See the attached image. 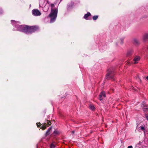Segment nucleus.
<instances>
[{
	"mask_svg": "<svg viewBox=\"0 0 148 148\" xmlns=\"http://www.w3.org/2000/svg\"><path fill=\"white\" fill-rule=\"evenodd\" d=\"M55 147V145L54 144L52 143L51 145L50 148H54Z\"/></svg>",
	"mask_w": 148,
	"mask_h": 148,
	"instance_id": "obj_17",
	"label": "nucleus"
},
{
	"mask_svg": "<svg viewBox=\"0 0 148 148\" xmlns=\"http://www.w3.org/2000/svg\"><path fill=\"white\" fill-rule=\"evenodd\" d=\"M32 12L33 15L36 16H40L41 14V13L40 11L37 9L33 10H32Z\"/></svg>",
	"mask_w": 148,
	"mask_h": 148,
	"instance_id": "obj_3",
	"label": "nucleus"
},
{
	"mask_svg": "<svg viewBox=\"0 0 148 148\" xmlns=\"http://www.w3.org/2000/svg\"><path fill=\"white\" fill-rule=\"evenodd\" d=\"M51 12L49 15V16L51 18L50 23L54 22L57 17L58 14V9L54 8V5L53 4H51Z\"/></svg>",
	"mask_w": 148,
	"mask_h": 148,
	"instance_id": "obj_2",
	"label": "nucleus"
},
{
	"mask_svg": "<svg viewBox=\"0 0 148 148\" xmlns=\"http://www.w3.org/2000/svg\"><path fill=\"white\" fill-rule=\"evenodd\" d=\"M44 3L45 0H40L39 2V6L40 7H41L42 8H43V6L44 5Z\"/></svg>",
	"mask_w": 148,
	"mask_h": 148,
	"instance_id": "obj_10",
	"label": "nucleus"
},
{
	"mask_svg": "<svg viewBox=\"0 0 148 148\" xmlns=\"http://www.w3.org/2000/svg\"><path fill=\"white\" fill-rule=\"evenodd\" d=\"M140 129H141V130H145V128L143 126H141Z\"/></svg>",
	"mask_w": 148,
	"mask_h": 148,
	"instance_id": "obj_18",
	"label": "nucleus"
},
{
	"mask_svg": "<svg viewBox=\"0 0 148 148\" xmlns=\"http://www.w3.org/2000/svg\"><path fill=\"white\" fill-rule=\"evenodd\" d=\"M53 133L57 135L60 133V132L57 130H56L53 132Z\"/></svg>",
	"mask_w": 148,
	"mask_h": 148,
	"instance_id": "obj_15",
	"label": "nucleus"
},
{
	"mask_svg": "<svg viewBox=\"0 0 148 148\" xmlns=\"http://www.w3.org/2000/svg\"><path fill=\"white\" fill-rule=\"evenodd\" d=\"M90 13L88 12L86 14H85L84 15V18L85 19H86L87 18V17L90 15Z\"/></svg>",
	"mask_w": 148,
	"mask_h": 148,
	"instance_id": "obj_13",
	"label": "nucleus"
},
{
	"mask_svg": "<svg viewBox=\"0 0 148 148\" xmlns=\"http://www.w3.org/2000/svg\"><path fill=\"white\" fill-rule=\"evenodd\" d=\"M127 64H130V62H127Z\"/></svg>",
	"mask_w": 148,
	"mask_h": 148,
	"instance_id": "obj_25",
	"label": "nucleus"
},
{
	"mask_svg": "<svg viewBox=\"0 0 148 148\" xmlns=\"http://www.w3.org/2000/svg\"><path fill=\"white\" fill-rule=\"evenodd\" d=\"M106 97V95L105 93V92L104 91L101 92L99 95V99L100 100H102V97Z\"/></svg>",
	"mask_w": 148,
	"mask_h": 148,
	"instance_id": "obj_5",
	"label": "nucleus"
},
{
	"mask_svg": "<svg viewBox=\"0 0 148 148\" xmlns=\"http://www.w3.org/2000/svg\"><path fill=\"white\" fill-rule=\"evenodd\" d=\"M142 39L144 41L148 40V33L144 34L143 35Z\"/></svg>",
	"mask_w": 148,
	"mask_h": 148,
	"instance_id": "obj_7",
	"label": "nucleus"
},
{
	"mask_svg": "<svg viewBox=\"0 0 148 148\" xmlns=\"http://www.w3.org/2000/svg\"><path fill=\"white\" fill-rule=\"evenodd\" d=\"M51 127H50L48 129H49V131L51 130Z\"/></svg>",
	"mask_w": 148,
	"mask_h": 148,
	"instance_id": "obj_27",
	"label": "nucleus"
},
{
	"mask_svg": "<svg viewBox=\"0 0 148 148\" xmlns=\"http://www.w3.org/2000/svg\"><path fill=\"white\" fill-rule=\"evenodd\" d=\"M42 10L45 12H47L49 9V6L47 5L46 4L44 7H43Z\"/></svg>",
	"mask_w": 148,
	"mask_h": 148,
	"instance_id": "obj_8",
	"label": "nucleus"
},
{
	"mask_svg": "<svg viewBox=\"0 0 148 148\" xmlns=\"http://www.w3.org/2000/svg\"><path fill=\"white\" fill-rule=\"evenodd\" d=\"M89 108L92 110H94L95 108L93 105L90 104L89 105Z\"/></svg>",
	"mask_w": 148,
	"mask_h": 148,
	"instance_id": "obj_14",
	"label": "nucleus"
},
{
	"mask_svg": "<svg viewBox=\"0 0 148 148\" xmlns=\"http://www.w3.org/2000/svg\"><path fill=\"white\" fill-rule=\"evenodd\" d=\"M124 39V38H120L118 41L119 43H120L121 45H122L123 42V40Z\"/></svg>",
	"mask_w": 148,
	"mask_h": 148,
	"instance_id": "obj_11",
	"label": "nucleus"
},
{
	"mask_svg": "<svg viewBox=\"0 0 148 148\" xmlns=\"http://www.w3.org/2000/svg\"><path fill=\"white\" fill-rule=\"evenodd\" d=\"M133 53V51L132 50H130L128 51L127 52V56H129L131 54H132V53Z\"/></svg>",
	"mask_w": 148,
	"mask_h": 148,
	"instance_id": "obj_12",
	"label": "nucleus"
},
{
	"mask_svg": "<svg viewBox=\"0 0 148 148\" xmlns=\"http://www.w3.org/2000/svg\"><path fill=\"white\" fill-rule=\"evenodd\" d=\"M145 117L146 118V119L148 121V115H146L145 116Z\"/></svg>",
	"mask_w": 148,
	"mask_h": 148,
	"instance_id": "obj_21",
	"label": "nucleus"
},
{
	"mask_svg": "<svg viewBox=\"0 0 148 148\" xmlns=\"http://www.w3.org/2000/svg\"><path fill=\"white\" fill-rule=\"evenodd\" d=\"M133 88V89H134V90H136V89H135L134 87H133V88Z\"/></svg>",
	"mask_w": 148,
	"mask_h": 148,
	"instance_id": "obj_26",
	"label": "nucleus"
},
{
	"mask_svg": "<svg viewBox=\"0 0 148 148\" xmlns=\"http://www.w3.org/2000/svg\"><path fill=\"white\" fill-rule=\"evenodd\" d=\"M98 18V16H95L93 17V20H96Z\"/></svg>",
	"mask_w": 148,
	"mask_h": 148,
	"instance_id": "obj_16",
	"label": "nucleus"
},
{
	"mask_svg": "<svg viewBox=\"0 0 148 148\" xmlns=\"http://www.w3.org/2000/svg\"><path fill=\"white\" fill-rule=\"evenodd\" d=\"M38 124H40V123H38Z\"/></svg>",
	"mask_w": 148,
	"mask_h": 148,
	"instance_id": "obj_28",
	"label": "nucleus"
},
{
	"mask_svg": "<svg viewBox=\"0 0 148 148\" xmlns=\"http://www.w3.org/2000/svg\"><path fill=\"white\" fill-rule=\"evenodd\" d=\"M109 76V75L108 74H107L106 75V78H109V77H108V76Z\"/></svg>",
	"mask_w": 148,
	"mask_h": 148,
	"instance_id": "obj_22",
	"label": "nucleus"
},
{
	"mask_svg": "<svg viewBox=\"0 0 148 148\" xmlns=\"http://www.w3.org/2000/svg\"><path fill=\"white\" fill-rule=\"evenodd\" d=\"M11 21L12 25L17 28V30L24 32L27 34H30L34 32L38 29L37 27L35 26H29L19 25H16L15 24L18 23V22L14 20H12Z\"/></svg>",
	"mask_w": 148,
	"mask_h": 148,
	"instance_id": "obj_1",
	"label": "nucleus"
},
{
	"mask_svg": "<svg viewBox=\"0 0 148 148\" xmlns=\"http://www.w3.org/2000/svg\"><path fill=\"white\" fill-rule=\"evenodd\" d=\"M133 43L135 45H138L139 44L138 40L136 38H134L133 40Z\"/></svg>",
	"mask_w": 148,
	"mask_h": 148,
	"instance_id": "obj_9",
	"label": "nucleus"
},
{
	"mask_svg": "<svg viewBox=\"0 0 148 148\" xmlns=\"http://www.w3.org/2000/svg\"><path fill=\"white\" fill-rule=\"evenodd\" d=\"M49 129H48V130H47V131L46 133V135H47L49 134Z\"/></svg>",
	"mask_w": 148,
	"mask_h": 148,
	"instance_id": "obj_20",
	"label": "nucleus"
},
{
	"mask_svg": "<svg viewBox=\"0 0 148 148\" xmlns=\"http://www.w3.org/2000/svg\"><path fill=\"white\" fill-rule=\"evenodd\" d=\"M146 79L147 80H148V76H147L146 77Z\"/></svg>",
	"mask_w": 148,
	"mask_h": 148,
	"instance_id": "obj_24",
	"label": "nucleus"
},
{
	"mask_svg": "<svg viewBox=\"0 0 148 148\" xmlns=\"http://www.w3.org/2000/svg\"><path fill=\"white\" fill-rule=\"evenodd\" d=\"M128 148H133V147L132 146H129L128 147Z\"/></svg>",
	"mask_w": 148,
	"mask_h": 148,
	"instance_id": "obj_23",
	"label": "nucleus"
},
{
	"mask_svg": "<svg viewBox=\"0 0 148 148\" xmlns=\"http://www.w3.org/2000/svg\"><path fill=\"white\" fill-rule=\"evenodd\" d=\"M140 56H136L134 57V64H136L140 60Z\"/></svg>",
	"mask_w": 148,
	"mask_h": 148,
	"instance_id": "obj_4",
	"label": "nucleus"
},
{
	"mask_svg": "<svg viewBox=\"0 0 148 148\" xmlns=\"http://www.w3.org/2000/svg\"><path fill=\"white\" fill-rule=\"evenodd\" d=\"M47 124L48 125H51V123L50 121H49L48 120H47Z\"/></svg>",
	"mask_w": 148,
	"mask_h": 148,
	"instance_id": "obj_19",
	"label": "nucleus"
},
{
	"mask_svg": "<svg viewBox=\"0 0 148 148\" xmlns=\"http://www.w3.org/2000/svg\"><path fill=\"white\" fill-rule=\"evenodd\" d=\"M37 126L38 127H40L43 130H44L47 127V125L46 123H44L42 124V125L41 126H39L38 124H37Z\"/></svg>",
	"mask_w": 148,
	"mask_h": 148,
	"instance_id": "obj_6",
	"label": "nucleus"
}]
</instances>
